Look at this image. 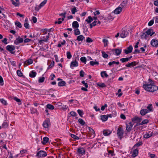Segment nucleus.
<instances>
[{"label": "nucleus", "instance_id": "obj_34", "mask_svg": "<svg viewBox=\"0 0 158 158\" xmlns=\"http://www.w3.org/2000/svg\"><path fill=\"white\" fill-rule=\"evenodd\" d=\"M66 83L64 81H62L59 82L58 83V85L59 86H62L65 85Z\"/></svg>", "mask_w": 158, "mask_h": 158}, {"label": "nucleus", "instance_id": "obj_36", "mask_svg": "<svg viewBox=\"0 0 158 158\" xmlns=\"http://www.w3.org/2000/svg\"><path fill=\"white\" fill-rule=\"evenodd\" d=\"M46 107L47 109H49L50 110H52L54 109V106L51 104H47L46 106Z\"/></svg>", "mask_w": 158, "mask_h": 158}, {"label": "nucleus", "instance_id": "obj_30", "mask_svg": "<svg viewBox=\"0 0 158 158\" xmlns=\"http://www.w3.org/2000/svg\"><path fill=\"white\" fill-rule=\"evenodd\" d=\"M108 118V116L105 115H102L101 116V118L102 120L104 121H106Z\"/></svg>", "mask_w": 158, "mask_h": 158}, {"label": "nucleus", "instance_id": "obj_14", "mask_svg": "<svg viewBox=\"0 0 158 158\" xmlns=\"http://www.w3.org/2000/svg\"><path fill=\"white\" fill-rule=\"evenodd\" d=\"M77 152L82 155H85V149L83 148L80 147L77 149Z\"/></svg>", "mask_w": 158, "mask_h": 158}, {"label": "nucleus", "instance_id": "obj_12", "mask_svg": "<svg viewBox=\"0 0 158 158\" xmlns=\"http://www.w3.org/2000/svg\"><path fill=\"white\" fill-rule=\"evenodd\" d=\"M132 46L131 45H130L127 48V49L124 50V53L126 54H128L132 52Z\"/></svg>", "mask_w": 158, "mask_h": 158}, {"label": "nucleus", "instance_id": "obj_9", "mask_svg": "<svg viewBox=\"0 0 158 158\" xmlns=\"http://www.w3.org/2000/svg\"><path fill=\"white\" fill-rule=\"evenodd\" d=\"M47 3V1H43L38 6H37L35 7V10L36 11L39 10L43 7Z\"/></svg>", "mask_w": 158, "mask_h": 158}, {"label": "nucleus", "instance_id": "obj_19", "mask_svg": "<svg viewBox=\"0 0 158 158\" xmlns=\"http://www.w3.org/2000/svg\"><path fill=\"white\" fill-rule=\"evenodd\" d=\"M111 133V131L108 130H105L103 131V133L105 136H108Z\"/></svg>", "mask_w": 158, "mask_h": 158}, {"label": "nucleus", "instance_id": "obj_18", "mask_svg": "<svg viewBox=\"0 0 158 158\" xmlns=\"http://www.w3.org/2000/svg\"><path fill=\"white\" fill-rule=\"evenodd\" d=\"M152 132H151L150 131H149L148 133L146 132V133L144 135V137L146 139H148L152 135Z\"/></svg>", "mask_w": 158, "mask_h": 158}, {"label": "nucleus", "instance_id": "obj_51", "mask_svg": "<svg viewBox=\"0 0 158 158\" xmlns=\"http://www.w3.org/2000/svg\"><path fill=\"white\" fill-rule=\"evenodd\" d=\"M148 34L145 33H143L142 35H141V37L142 38H145V39H147L148 38Z\"/></svg>", "mask_w": 158, "mask_h": 158}, {"label": "nucleus", "instance_id": "obj_48", "mask_svg": "<svg viewBox=\"0 0 158 158\" xmlns=\"http://www.w3.org/2000/svg\"><path fill=\"white\" fill-rule=\"evenodd\" d=\"M70 136L72 138L75 139H79V138L76 135L74 134H71Z\"/></svg>", "mask_w": 158, "mask_h": 158}, {"label": "nucleus", "instance_id": "obj_60", "mask_svg": "<svg viewBox=\"0 0 158 158\" xmlns=\"http://www.w3.org/2000/svg\"><path fill=\"white\" fill-rule=\"evenodd\" d=\"M77 11V10L76 9V8L75 7H74L71 10V12L72 14H75V12Z\"/></svg>", "mask_w": 158, "mask_h": 158}, {"label": "nucleus", "instance_id": "obj_52", "mask_svg": "<svg viewBox=\"0 0 158 158\" xmlns=\"http://www.w3.org/2000/svg\"><path fill=\"white\" fill-rule=\"evenodd\" d=\"M102 56L104 58H106L108 56V55L104 51H102Z\"/></svg>", "mask_w": 158, "mask_h": 158}, {"label": "nucleus", "instance_id": "obj_64", "mask_svg": "<svg viewBox=\"0 0 158 158\" xmlns=\"http://www.w3.org/2000/svg\"><path fill=\"white\" fill-rule=\"evenodd\" d=\"M154 23V19H153L149 22V23H148V26H152Z\"/></svg>", "mask_w": 158, "mask_h": 158}, {"label": "nucleus", "instance_id": "obj_24", "mask_svg": "<svg viewBox=\"0 0 158 158\" xmlns=\"http://www.w3.org/2000/svg\"><path fill=\"white\" fill-rule=\"evenodd\" d=\"M49 138L48 137H44L43 139V141L42 142V143L44 144H45L48 141Z\"/></svg>", "mask_w": 158, "mask_h": 158}, {"label": "nucleus", "instance_id": "obj_31", "mask_svg": "<svg viewBox=\"0 0 158 158\" xmlns=\"http://www.w3.org/2000/svg\"><path fill=\"white\" fill-rule=\"evenodd\" d=\"M97 85L100 88H104L106 87V85L103 83L98 82L97 84Z\"/></svg>", "mask_w": 158, "mask_h": 158}, {"label": "nucleus", "instance_id": "obj_10", "mask_svg": "<svg viewBox=\"0 0 158 158\" xmlns=\"http://www.w3.org/2000/svg\"><path fill=\"white\" fill-rule=\"evenodd\" d=\"M126 129L128 132H130L132 128L133 124H132L131 122H129L128 124H126Z\"/></svg>", "mask_w": 158, "mask_h": 158}, {"label": "nucleus", "instance_id": "obj_56", "mask_svg": "<svg viewBox=\"0 0 158 158\" xmlns=\"http://www.w3.org/2000/svg\"><path fill=\"white\" fill-rule=\"evenodd\" d=\"M67 57L68 59H70L72 57V55L69 52H67Z\"/></svg>", "mask_w": 158, "mask_h": 158}, {"label": "nucleus", "instance_id": "obj_6", "mask_svg": "<svg viewBox=\"0 0 158 158\" xmlns=\"http://www.w3.org/2000/svg\"><path fill=\"white\" fill-rule=\"evenodd\" d=\"M50 125V119L49 118H46L43 123V127L45 128H48Z\"/></svg>", "mask_w": 158, "mask_h": 158}, {"label": "nucleus", "instance_id": "obj_59", "mask_svg": "<svg viewBox=\"0 0 158 158\" xmlns=\"http://www.w3.org/2000/svg\"><path fill=\"white\" fill-rule=\"evenodd\" d=\"M26 19L25 21V23L24 24V26L26 29H28L29 28V24L28 23L26 22Z\"/></svg>", "mask_w": 158, "mask_h": 158}, {"label": "nucleus", "instance_id": "obj_4", "mask_svg": "<svg viewBox=\"0 0 158 158\" xmlns=\"http://www.w3.org/2000/svg\"><path fill=\"white\" fill-rule=\"evenodd\" d=\"M123 134L124 130L123 128L121 127H118L117 131V134L120 139H121L123 137Z\"/></svg>", "mask_w": 158, "mask_h": 158}, {"label": "nucleus", "instance_id": "obj_41", "mask_svg": "<svg viewBox=\"0 0 158 158\" xmlns=\"http://www.w3.org/2000/svg\"><path fill=\"white\" fill-rule=\"evenodd\" d=\"M89 130L90 132L91 133V134L93 135V137H94L95 136V132L94 130L91 128L89 127Z\"/></svg>", "mask_w": 158, "mask_h": 158}, {"label": "nucleus", "instance_id": "obj_63", "mask_svg": "<svg viewBox=\"0 0 158 158\" xmlns=\"http://www.w3.org/2000/svg\"><path fill=\"white\" fill-rule=\"evenodd\" d=\"M4 84L3 79L2 76L0 75V85L2 86Z\"/></svg>", "mask_w": 158, "mask_h": 158}, {"label": "nucleus", "instance_id": "obj_27", "mask_svg": "<svg viewBox=\"0 0 158 158\" xmlns=\"http://www.w3.org/2000/svg\"><path fill=\"white\" fill-rule=\"evenodd\" d=\"M138 151L137 149H135L133 150L132 156L133 157H135L138 155Z\"/></svg>", "mask_w": 158, "mask_h": 158}, {"label": "nucleus", "instance_id": "obj_61", "mask_svg": "<svg viewBox=\"0 0 158 158\" xmlns=\"http://www.w3.org/2000/svg\"><path fill=\"white\" fill-rule=\"evenodd\" d=\"M44 79L45 78L44 77H40L38 80V81L39 83H42L44 81Z\"/></svg>", "mask_w": 158, "mask_h": 158}, {"label": "nucleus", "instance_id": "obj_55", "mask_svg": "<svg viewBox=\"0 0 158 158\" xmlns=\"http://www.w3.org/2000/svg\"><path fill=\"white\" fill-rule=\"evenodd\" d=\"M31 113L32 114H35L37 112V110L34 108H31Z\"/></svg>", "mask_w": 158, "mask_h": 158}, {"label": "nucleus", "instance_id": "obj_37", "mask_svg": "<svg viewBox=\"0 0 158 158\" xmlns=\"http://www.w3.org/2000/svg\"><path fill=\"white\" fill-rule=\"evenodd\" d=\"M120 61H121L122 63H124L126 62L129 61V60L127 57H126L125 58H122L120 59Z\"/></svg>", "mask_w": 158, "mask_h": 158}, {"label": "nucleus", "instance_id": "obj_45", "mask_svg": "<svg viewBox=\"0 0 158 158\" xmlns=\"http://www.w3.org/2000/svg\"><path fill=\"white\" fill-rule=\"evenodd\" d=\"M108 155H110L111 156H113L115 155L114 154V152L112 150H108Z\"/></svg>", "mask_w": 158, "mask_h": 158}, {"label": "nucleus", "instance_id": "obj_3", "mask_svg": "<svg viewBox=\"0 0 158 158\" xmlns=\"http://www.w3.org/2000/svg\"><path fill=\"white\" fill-rule=\"evenodd\" d=\"M47 156V154L44 151L40 150L37 152L36 156L38 158L44 157Z\"/></svg>", "mask_w": 158, "mask_h": 158}, {"label": "nucleus", "instance_id": "obj_29", "mask_svg": "<svg viewBox=\"0 0 158 158\" xmlns=\"http://www.w3.org/2000/svg\"><path fill=\"white\" fill-rule=\"evenodd\" d=\"M101 76L102 77H104V76L106 77H108V75L106 73V71H102L101 73Z\"/></svg>", "mask_w": 158, "mask_h": 158}, {"label": "nucleus", "instance_id": "obj_46", "mask_svg": "<svg viewBox=\"0 0 158 158\" xmlns=\"http://www.w3.org/2000/svg\"><path fill=\"white\" fill-rule=\"evenodd\" d=\"M153 31V29H152L150 28L148 29L146 32V33L148 35H150L151 36V34L152 32Z\"/></svg>", "mask_w": 158, "mask_h": 158}, {"label": "nucleus", "instance_id": "obj_25", "mask_svg": "<svg viewBox=\"0 0 158 158\" xmlns=\"http://www.w3.org/2000/svg\"><path fill=\"white\" fill-rule=\"evenodd\" d=\"M12 4L15 6H19L20 4L19 1H11Z\"/></svg>", "mask_w": 158, "mask_h": 158}, {"label": "nucleus", "instance_id": "obj_26", "mask_svg": "<svg viewBox=\"0 0 158 158\" xmlns=\"http://www.w3.org/2000/svg\"><path fill=\"white\" fill-rule=\"evenodd\" d=\"M84 38L85 37L83 35H80L77 36L76 40H77L78 41H82Z\"/></svg>", "mask_w": 158, "mask_h": 158}, {"label": "nucleus", "instance_id": "obj_5", "mask_svg": "<svg viewBox=\"0 0 158 158\" xmlns=\"http://www.w3.org/2000/svg\"><path fill=\"white\" fill-rule=\"evenodd\" d=\"M6 49L7 51L10 52L11 54H15V52L13 51L15 49V48L14 46L11 45H8L6 46Z\"/></svg>", "mask_w": 158, "mask_h": 158}, {"label": "nucleus", "instance_id": "obj_44", "mask_svg": "<svg viewBox=\"0 0 158 158\" xmlns=\"http://www.w3.org/2000/svg\"><path fill=\"white\" fill-rule=\"evenodd\" d=\"M0 101L5 105H6L7 104L6 101L3 98H0Z\"/></svg>", "mask_w": 158, "mask_h": 158}, {"label": "nucleus", "instance_id": "obj_62", "mask_svg": "<svg viewBox=\"0 0 158 158\" xmlns=\"http://www.w3.org/2000/svg\"><path fill=\"white\" fill-rule=\"evenodd\" d=\"M77 112L78 114H79V115L81 117H82V115L83 114V111L80 110H78L77 111Z\"/></svg>", "mask_w": 158, "mask_h": 158}, {"label": "nucleus", "instance_id": "obj_57", "mask_svg": "<svg viewBox=\"0 0 158 158\" xmlns=\"http://www.w3.org/2000/svg\"><path fill=\"white\" fill-rule=\"evenodd\" d=\"M146 127V126H145L144 125L142 126H139L137 127V128L138 129H139L140 130H143V129L145 128Z\"/></svg>", "mask_w": 158, "mask_h": 158}, {"label": "nucleus", "instance_id": "obj_28", "mask_svg": "<svg viewBox=\"0 0 158 158\" xmlns=\"http://www.w3.org/2000/svg\"><path fill=\"white\" fill-rule=\"evenodd\" d=\"M128 2L127 1H123V2L121 4L120 6L122 7V8L124 6L127 5Z\"/></svg>", "mask_w": 158, "mask_h": 158}, {"label": "nucleus", "instance_id": "obj_1", "mask_svg": "<svg viewBox=\"0 0 158 158\" xmlns=\"http://www.w3.org/2000/svg\"><path fill=\"white\" fill-rule=\"evenodd\" d=\"M148 80L150 82V84L143 85V88L149 92H153L157 90L158 87L152 84L153 83L151 79H149Z\"/></svg>", "mask_w": 158, "mask_h": 158}, {"label": "nucleus", "instance_id": "obj_35", "mask_svg": "<svg viewBox=\"0 0 158 158\" xmlns=\"http://www.w3.org/2000/svg\"><path fill=\"white\" fill-rule=\"evenodd\" d=\"M8 126V124L7 122L6 121H5L3 122L2 125V128H6Z\"/></svg>", "mask_w": 158, "mask_h": 158}, {"label": "nucleus", "instance_id": "obj_53", "mask_svg": "<svg viewBox=\"0 0 158 158\" xmlns=\"http://www.w3.org/2000/svg\"><path fill=\"white\" fill-rule=\"evenodd\" d=\"M13 99L15 100L17 102H20V103L19 104V105H21V100L19 99V98H17L16 97H14L13 98Z\"/></svg>", "mask_w": 158, "mask_h": 158}, {"label": "nucleus", "instance_id": "obj_20", "mask_svg": "<svg viewBox=\"0 0 158 158\" xmlns=\"http://www.w3.org/2000/svg\"><path fill=\"white\" fill-rule=\"evenodd\" d=\"M148 113V110L146 109H142L140 110V114L142 115H144Z\"/></svg>", "mask_w": 158, "mask_h": 158}, {"label": "nucleus", "instance_id": "obj_8", "mask_svg": "<svg viewBox=\"0 0 158 158\" xmlns=\"http://www.w3.org/2000/svg\"><path fill=\"white\" fill-rule=\"evenodd\" d=\"M142 120V119L141 117H139L138 116H135L131 119L132 121L135 123L140 122Z\"/></svg>", "mask_w": 158, "mask_h": 158}, {"label": "nucleus", "instance_id": "obj_33", "mask_svg": "<svg viewBox=\"0 0 158 158\" xmlns=\"http://www.w3.org/2000/svg\"><path fill=\"white\" fill-rule=\"evenodd\" d=\"M88 19L85 20V21L87 22L88 23H90L93 20V19L91 16H89Z\"/></svg>", "mask_w": 158, "mask_h": 158}, {"label": "nucleus", "instance_id": "obj_15", "mask_svg": "<svg viewBox=\"0 0 158 158\" xmlns=\"http://www.w3.org/2000/svg\"><path fill=\"white\" fill-rule=\"evenodd\" d=\"M111 51L113 53H114V52H115L116 55L117 56H118L122 52L121 49H119L118 48L112 49Z\"/></svg>", "mask_w": 158, "mask_h": 158}, {"label": "nucleus", "instance_id": "obj_21", "mask_svg": "<svg viewBox=\"0 0 158 158\" xmlns=\"http://www.w3.org/2000/svg\"><path fill=\"white\" fill-rule=\"evenodd\" d=\"M33 63V60L32 59H28L24 62V64L28 65L32 64Z\"/></svg>", "mask_w": 158, "mask_h": 158}, {"label": "nucleus", "instance_id": "obj_11", "mask_svg": "<svg viewBox=\"0 0 158 158\" xmlns=\"http://www.w3.org/2000/svg\"><path fill=\"white\" fill-rule=\"evenodd\" d=\"M151 44L153 47H156L158 46V41L156 40L152 39L151 41Z\"/></svg>", "mask_w": 158, "mask_h": 158}, {"label": "nucleus", "instance_id": "obj_47", "mask_svg": "<svg viewBox=\"0 0 158 158\" xmlns=\"http://www.w3.org/2000/svg\"><path fill=\"white\" fill-rule=\"evenodd\" d=\"M143 144L142 142L141 141H139L136 143L134 146V147H139L141 145Z\"/></svg>", "mask_w": 158, "mask_h": 158}, {"label": "nucleus", "instance_id": "obj_43", "mask_svg": "<svg viewBox=\"0 0 158 158\" xmlns=\"http://www.w3.org/2000/svg\"><path fill=\"white\" fill-rule=\"evenodd\" d=\"M74 34L75 35H78L80 34V32L79 29L77 28L74 30Z\"/></svg>", "mask_w": 158, "mask_h": 158}, {"label": "nucleus", "instance_id": "obj_49", "mask_svg": "<svg viewBox=\"0 0 158 158\" xmlns=\"http://www.w3.org/2000/svg\"><path fill=\"white\" fill-rule=\"evenodd\" d=\"M78 122L82 126L84 125L85 124V122L81 118H79L78 119Z\"/></svg>", "mask_w": 158, "mask_h": 158}, {"label": "nucleus", "instance_id": "obj_16", "mask_svg": "<svg viewBox=\"0 0 158 158\" xmlns=\"http://www.w3.org/2000/svg\"><path fill=\"white\" fill-rule=\"evenodd\" d=\"M23 41V39L19 37L15 40L14 43L16 44H18L19 43H22Z\"/></svg>", "mask_w": 158, "mask_h": 158}, {"label": "nucleus", "instance_id": "obj_58", "mask_svg": "<svg viewBox=\"0 0 158 158\" xmlns=\"http://www.w3.org/2000/svg\"><path fill=\"white\" fill-rule=\"evenodd\" d=\"M17 73L19 77H22L23 76V74L20 70H18L17 71Z\"/></svg>", "mask_w": 158, "mask_h": 158}, {"label": "nucleus", "instance_id": "obj_2", "mask_svg": "<svg viewBox=\"0 0 158 158\" xmlns=\"http://www.w3.org/2000/svg\"><path fill=\"white\" fill-rule=\"evenodd\" d=\"M79 60V57H75L74 60L73 61L71 62L70 64V67L72 69H73L74 67H77L78 66V63L77 61H78Z\"/></svg>", "mask_w": 158, "mask_h": 158}, {"label": "nucleus", "instance_id": "obj_42", "mask_svg": "<svg viewBox=\"0 0 158 158\" xmlns=\"http://www.w3.org/2000/svg\"><path fill=\"white\" fill-rule=\"evenodd\" d=\"M147 110H148V112L152 111V105L149 104L147 107Z\"/></svg>", "mask_w": 158, "mask_h": 158}, {"label": "nucleus", "instance_id": "obj_17", "mask_svg": "<svg viewBox=\"0 0 158 158\" xmlns=\"http://www.w3.org/2000/svg\"><path fill=\"white\" fill-rule=\"evenodd\" d=\"M137 64L136 61H133L130 63H129L125 65V66L128 67H132L135 66Z\"/></svg>", "mask_w": 158, "mask_h": 158}, {"label": "nucleus", "instance_id": "obj_54", "mask_svg": "<svg viewBox=\"0 0 158 158\" xmlns=\"http://www.w3.org/2000/svg\"><path fill=\"white\" fill-rule=\"evenodd\" d=\"M15 25L19 28H21L22 27L21 23L19 21H16L15 22Z\"/></svg>", "mask_w": 158, "mask_h": 158}, {"label": "nucleus", "instance_id": "obj_38", "mask_svg": "<svg viewBox=\"0 0 158 158\" xmlns=\"http://www.w3.org/2000/svg\"><path fill=\"white\" fill-rule=\"evenodd\" d=\"M102 42L104 44V46L105 47H106L107 46L108 42L107 40L106 39H103L102 40Z\"/></svg>", "mask_w": 158, "mask_h": 158}, {"label": "nucleus", "instance_id": "obj_7", "mask_svg": "<svg viewBox=\"0 0 158 158\" xmlns=\"http://www.w3.org/2000/svg\"><path fill=\"white\" fill-rule=\"evenodd\" d=\"M122 30V32L120 35V37L122 38H124L127 36L129 33L127 30H126L123 29Z\"/></svg>", "mask_w": 158, "mask_h": 158}, {"label": "nucleus", "instance_id": "obj_23", "mask_svg": "<svg viewBox=\"0 0 158 158\" xmlns=\"http://www.w3.org/2000/svg\"><path fill=\"white\" fill-rule=\"evenodd\" d=\"M79 24H78V22H77V21H74L73 22V23H72V26H73V28H78L79 27Z\"/></svg>", "mask_w": 158, "mask_h": 158}, {"label": "nucleus", "instance_id": "obj_39", "mask_svg": "<svg viewBox=\"0 0 158 158\" xmlns=\"http://www.w3.org/2000/svg\"><path fill=\"white\" fill-rule=\"evenodd\" d=\"M80 60L82 62L84 63L85 64L86 63V59L85 57L83 56L81 57L80 58Z\"/></svg>", "mask_w": 158, "mask_h": 158}, {"label": "nucleus", "instance_id": "obj_13", "mask_svg": "<svg viewBox=\"0 0 158 158\" xmlns=\"http://www.w3.org/2000/svg\"><path fill=\"white\" fill-rule=\"evenodd\" d=\"M122 10V7L120 6H119L115 9V10L114 11V13L115 14H118L120 13Z\"/></svg>", "mask_w": 158, "mask_h": 158}, {"label": "nucleus", "instance_id": "obj_40", "mask_svg": "<svg viewBox=\"0 0 158 158\" xmlns=\"http://www.w3.org/2000/svg\"><path fill=\"white\" fill-rule=\"evenodd\" d=\"M149 122V120L147 119H145L143 120L142 122H141V124L142 125H144L148 123Z\"/></svg>", "mask_w": 158, "mask_h": 158}, {"label": "nucleus", "instance_id": "obj_50", "mask_svg": "<svg viewBox=\"0 0 158 158\" xmlns=\"http://www.w3.org/2000/svg\"><path fill=\"white\" fill-rule=\"evenodd\" d=\"M54 65V61L52 60L51 61V62L49 66L48 67L47 69H50V68H51Z\"/></svg>", "mask_w": 158, "mask_h": 158}, {"label": "nucleus", "instance_id": "obj_32", "mask_svg": "<svg viewBox=\"0 0 158 158\" xmlns=\"http://www.w3.org/2000/svg\"><path fill=\"white\" fill-rule=\"evenodd\" d=\"M92 66H94L95 64H98L99 63L98 61H96V60H95V61H91L89 63Z\"/></svg>", "mask_w": 158, "mask_h": 158}, {"label": "nucleus", "instance_id": "obj_22", "mask_svg": "<svg viewBox=\"0 0 158 158\" xmlns=\"http://www.w3.org/2000/svg\"><path fill=\"white\" fill-rule=\"evenodd\" d=\"M36 74L37 73L35 72L34 71H31L30 72L29 76L31 78H34L36 76Z\"/></svg>", "mask_w": 158, "mask_h": 158}]
</instances>
